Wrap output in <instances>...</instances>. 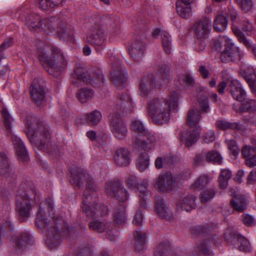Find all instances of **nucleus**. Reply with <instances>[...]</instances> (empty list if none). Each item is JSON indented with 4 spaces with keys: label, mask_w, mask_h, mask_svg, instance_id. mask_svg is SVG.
Wrapping results in <instances>:
<instances>
[{
    "label": "nucleus",
    "mask_w": 256,
    "mask_h": 256,
    "mask_svg": "<svg viewBox=\"0 0 256 256\" xmlns=\"http://www.w3.org/2000/svg\"><path fill=\"white\" fill-rule=\"evenodd\" d=\"M210 28L211 20L207 18H204L198 20L192 27L194 34L198 40L206 38L210 32Z\"/></svg>",
    "instance_id": "f3484780"
},
{
    "label": "nucleus",
    "mask_w": 256,
    "mask_h": 256,
    "mask_svg": "<svg viewBox=\"0 0 256 256\" xmlns=\"http://www.w3.org/2000/svg\"><path fill=\"white\" fill-rule=\"evenodd\" d=\"M226 142L228 144V148L230 150V151L232 154L234 156H236L239 153L240 150L238 148V145L236 144V142L235 141V140H226Z\"/></svg>",
    "instance_id": "338daca9"
},
{
    "label": "nucleus",
    "mask_w": 256,
    "mask_h": 256,
    "mask_svg": "<svg viewBox=\"0 0 256 256\" xmlns=\"http://www.w3.org/2000/svg\"><path fill=\"white\" fill-rule=\"evenodd\" d=\"M200 130V128L193 130H186L181 133V140L188 147L196 143L199 138Z\"/></svg>",
    "instance_id": "c85d7f7f"
},
{
    "label": "nucleus",
    "mask_w": 256,
    "mask_h": 256,
    "mask_svg": "<svg viewBox=\"0 0 256 256\" xmlns=\"http://www.w3.org/2000/svg\"><path fill=\"white\" fill-rule=\"evenodd\" d=\"M40 16L36 14H28L25 18V24L30 30L38 31L40 29Z\"/></svg>",
    "instance_id": "72a5a7b5"
},
{
    "label": "nucleus",
    "mask_w": 256,
    "mask_h": 256,
    "mask_svg": "<svg viewBox=\"0 0 256 256\" xmlns=\"http://www.w3.org/2000/svg\"><path fill=\"white\" fill-rule=\"evenodd\" d=\"M134 236L135 240V250L138 252H141L144 248L146 234L140 231L136 230L134 233Z\"/></svg>",
    "instance_id": "4c0bfd02"
},
{
    "label": "nucleus",
    "mask_w": 256,
    "mask_h": 256,
    "mask_svg": "<svg viewBox=\"0 0 256 256\" xmlns=\"http://www.w3.org/2000/svg\"><path fill=\"white\" fill-rule=\"evenodd\" d=\"M113 220L117 224H124L127 220L126 208L122 205H119L114 209L113 213Z\"/></svg>",
    "instance_id": "f704fd0d"
},
{
    "label": "nucleus",
    "mask_w": 256,
    "mask_h": 256,
    "mask_svg": "<svg viewBox=\"0 0 256 256\" xmlns=\"http://www.w3.org/2000/svg\"><path fill=\"white\" fill-rule=\"evenodd\" d=\"M210 182V178L208 176L203 175L200 176L196 182L192 184L194 189H202Z\"/></svg>",
    "instance_id": "bf43d9fd"
},
{
    "label": "nucleus",
    "mask_w": 256,
    "mask_h": 256,
    "mask_svg": "<svg viewBox=\"0 0 256 256\" xmlns=\"http://www.w3.org/2000/svg\"><path fill=\"white\" fill-rule=\"evenodd\" d=\"M239 27L234 26H233L232 30L234 34L238 37L239 41L244 44L247 48H250L252 46L250 42L248 40L242 32L239 29Z\"/></svg>",
    "instance_id": "864d4df0"
},
{
    "label": "nucleus",
    "mask_w": 256,
    "mask_h": 256,
    "mask_svg": "<svg viewBox=\"0 0 256 256\" xmlns=\"http://www.w3.org/2000/svg\"><path fill=\"white\" fill-rule=\"evenodd\" d=\"M31 236L28 232H20L13 235L12 242L16 249H20L30 242Z\"/></svg>",
    "instance_id": "cd10ccee"
},
{
    "label": "nucleus",
    "mask_w": 256,
    "mask_h": 256,
    "mask_svg": "<svg viewBox=\"0 0 256 256\" xmlns=\"http://www.w3.org/2000/svg\"><path fill=\"white\" fill-rule=\"evenodd\" d=\"M70 172L72 174V184L78 188L85 185L86 188L83 195L86 196L88 193L95 192L98 190L96 182L90 176L86 174L82 168L74 166L70 168Z\"/></svg>",
    "instance_id": "6e6552de"
},
{
    "label": "nucleus",
    "mask_w": 256,
    "mask_h": 256,
    "mask_svg": "<svg viewBox=\"0 0 256 256\" xmlns=\"http://www.w3.org/2000/svg\"><path fill=\"white\" fill-rule=\"evenodd\" d=\"M2 114L4 126L8 132V136L10 138L14 146L18 159L24 162H27L28 160V156L24 145L22 140L17 136L14 134L12 131L11 126L14 121L13 118L10 115L6 109H2Z\"/></svg>",
    "instance_id": "1a4fd4ad"
},
{
    "label": "nucleus",
    "mask_w": 256,
    "mask_h": 256,
    "mask_svg": "<svg viewBox=\"0 0 256 256\" xmlns=\"http://www.w3.org/2000/svg\"><path fill=\"white\" fill-rule=\"evenodd\" d=\"M28 132L27 134L31 143L36 144L40 149H50V134L45 124L40 123L37 128L32 131L31 126L28 124Z\"/></svg>",
    "instance_id": "9d476101"
},
{
    "label": "nucleus",
    "mask_w": 256,
    "mask_h": 256,
    "mask_svg": "<svg viewBox=\"0 0 256 256\" xmlns=\"http://www.w3.org/2000/svg\"><path fill=\"white\" fill-rule=\"evenodd\" d=\"M196 197L194 195H188L176 202V208L178 210L190 212L196 206Z\"/></svg>",
    "instance_id": "c756f323"
},
{
    "label": "nucleus",
    "mask_w": 256,
    "mask_h": 256,
    "mask_svg": "<svg viewBox=\"0 0 256 256\" xmlns=\"http://www.w3.org/2000/svg\"><path fill=\"white\" fill-rule=\"evenodd\" d=\"M238 5L246 12L250 11L253 6L252 0H236Z\"/></svg>",
    "instance_id": "69168bd1"
},
{
    "label": "nucleus",
    "mask_w": 256,
    "mask_h": 256,
    "mask_svg": "<svg viewBox=\"0 0 256 256\" xmlns=\"http://www.w3.org/2000/svg\"><path fill=\"white\" fill-rule=\"evenodd\" d=\"M162 43L164 52L169 54L170 53L172 43L170 36L166 32H162L161 34Z\"/></svg>",
    "instance_id": "09e8293b"
},
{
    "label": "nucleus",
    "mask_w": 256,
    "mask_h": 256,
    "mask_svg": "<svg viewBox=\"0 0 256 256\" xmlns=\"http://www.w3.org/2000/svg\"><path fill=\"white\" fill-rule=\"evenodd\" d=\"M48 210L50 219L46 218V213L40 206L36 216L38 226L46 234V242L50 248L56 247L61 242L62 236L70 240L74 238L84 236L86 230L85 225L81 226H69L62 217L56 216L52 212L53 203L50 199H48L46 202Z\"/></svg>",
    "instance_id": "f257e3e1"
},
{
    "label": "nucleus",
    "mask_w": 256,
    "mask_h": 256,
    "mask_svg": "<svg viewBox=\"0 0 256 256\" xmlns=\"http://www.w3.org/2000/svg\"><path fill=\"white\" fill-rule=\"evenodd\" d=\"M240 74L246 81L252 92L256 94V75L252 68L242 66L240 68Z\"/></svg>",
    "instance_id": "5701e85b"
},
{
    "label": "nucleus",
    "mask_w": 256,
    "mask_h": 256,
    "mask_svg": "<svg viewBox=\"0 0 256 256\" xmlns=\"http://www.w3.org/2000/svg\"><path fill=\"white\" fill-rule=\"evenodd\" d=\"M175 178L170 173L160 174L158 178L156 187L162 192L171 191L174 188Z\"/></svg>",
    "instance_id": "a211bd4d"
},
{
    "label": "nucleus",
    "mask_w": 256,
    "mask_h": 256,
    "mask_svg": "<svg viewBox=\"0 0 256 256\" xmlns=\"http://www.w3.org/2000/svg\"><path fill=\"white\" fill-rule=\"evenodd\" d=\"M242 154L246 160L252 158L256 155V148L246 146L242 150Z\"/></svg>",
    "instance_id": "680f3d73"
},
{
    "label": "nucleus",
    "mask_w": 256,
    "mask_h": 256,
    "mask_svg": "<svg viewBox=\"0 0 256 256\" xmlns=\"http://www.w3.org/2000/svg\"><path fill=\"white\" fill-rule=\"evenodd\" d=\"M228 21L226 17L222 14H218L216 16L214 23V28L217 32H222L226 28Z\"/></svg>",
    "instance_id": "58836bf2"
},
{
    "label": "nucleus",
    "mask_w": 256,
    "mask_h": 256,
    "mask_svg": "<svg viewBox=\"0 0 256 256\" xmlns=\"http://www.w3.org/2000/svg\"><path fill=\"white\" fill-rule=\"evenodd\" d=\"M142 136H146L149 143L140 139L138 136H136L132 138V146L134 148H142L146 151L150 150L152 149L150 144H154L158 140V136L156 134L148 130L144 132Z\"/></svg>",
    "instance_id": "2eb2a0df"
},
{
    "label": "nucleus",
    "mask_w": 256,
    "mask_h": 256,
    "mask_svg": "<svg viewBox=\"0 0 256 256\" xmlns=\"http://www.w3.org/2000/svg\"><path fill=\"white\" fill-rule=\"evenodd\" d=\"M176 6V12L180 17L188 18L191 16L192 7L190 4L184 3L181 0H178Z\"/></svg>",
    "instance_id": "c9c22d12"
},
{
    "label": "nucleus",
    "mask_w": 256,
    "mask_h": 256,
    "mask_svg": "<svg viewBox=\"0 0 256 256\" xmlns=\"http://www.w3.org/2000/svg\"><path fill=\"white\" fill-rule=\"evenodd\" d=\"M88 226L90 230L98 233H105L106 238L110 240L114 241L116 240L117 231L112 223L106 220H94L90 222Z\"/></svg>",
    "instance_id": "f8f14e48"
},
{
    "label": "nucleus",
    "mask_w": 256,
    "mask_h": 256,
    "mask_svg": "<svg viewBox=\"0 0 256 256\" xmlns=\"http://www.w3.org/2000/svg\"><path fill=\"white\" fill-rule=\"evenodd\" d=\"M216 50L221 53L222 62H227L240 60L241 53L238 48L236 47L231 40L226 36H220L214 42Z\"/></svg>",
    "instance_id": "423d86ee"
},
{
    "label": "nucleus",
    "mask_w": 256,
    "mask_h": 256,
    "mask_svg": "<svg viewBox=\"0 0 256 256\" xmlns=\"http://www.w3.org/2000/svg\"><path fill=\"white\" fill-rule=\"evenodd\" d=\"M40 28L45 31L52 32L56 30L60 38L64 40L72 38V31L66 27V22L56 19L54 17L44 19L40 22Z\"/></svg>",
    "instance_id": "9b49d317"
},
{
    "label": "nucleus",
    "mask_w": 256,
    "mask_h": 256,
    "mask_svg": "<svg viewBox=\"0 0 256 256\" xmlns=\"http://www.w3.org/2000/svg\"><path fill=\"white\" fill-rule=\"evenodd\" d=\"M238 27L240 28L243 31L250 33L254 28L252 22L246 18L241 17L239 18V22Z\"/></svg>",
    "instance_id": "8fccbe9b"
},
{
    "label": "nucleus",
    "mask_w": 256,
    "mask_h": 256,
    "mask_svg": "<svg viewBox=\"0 0 256 256\" xmlns=\"http://www.w3.org/2000/svg\"><path fill=\"white\" fill-rule=\"evenodd\" d=\"M179 80L184 83L188 88L194 87L195 85V81L192 76L188 73H185L179 77Z\"/></svg>",
    "instance_id": "e2e57ef3"
},
{
    "label": "nucleus",
    "mask_w": 256,
    "mask_h": 256,
    "mask_svg": "<svg viewBox=\"0 0 256 256\" xmlns=\"http://www.w3.org/2000/svg\"><path fill=\"white\" fill-rule=\"evenodd\" d=\"M209 228L208 224L196 226L191 228V232L193 234L199 235L207 232Z\"/></svg>",
    "instance_id": "774afa93"
},
{
    "label": "nucleus",
    "mask_w": 256,
    "mask_h": 256,
    "mask_svg": "<svg viewBox=\"0 0 256 256\" xmlns=\"http://www.w3.org/2000/svg\"><path fill=\"white\" fill-rule=\"evenodd\" d=\"M216 191L214 188L204 190L200 194V200L202 202H206L212 200L216 194Z\"/></svg>",
    "instance_id": "a18cd8bd"
},
{
    "label": "nucleus",
    "mask_w": 256,
    "mask_h": 256,
    "mask_svg": "<svg viewBox=\"0 0 256 256\" xmlns=\"http://www.w3.org/2000/svg\"><path fill=\"white\" fill-rule=\"evenodd\" d=\"M118 112L122 116L131 113L133 110L132 104L130 98L127 92L120 94L114 104Z\"/></svg>",
    "instance_id": "dca6fc26"
},
{
    "label": "nucleus",
    "mask_w": 256,
    "mask_h": 256,
    "mask_svg": "<svg viewBox=\"0 0 256 256\" xmlns=\"http://www.w3.org/2000/svg\"><path fill=\"white\" fill-rule=\"evenodd\" d=\"M131 129L132 131L138 133L140 136H142L146 130L143 124L139 120H134L132 121Z\"/></svg>",
    "instance_id": "5fc2aeb1"
},
{
    "label": "nucleus",
    "mask_w": 256,
    "mask_h": 256,
    "mask_svg": "<svg viewBox=\"0 0 256 256\" xmlns=\"http://www.w3.org/2000/svg\"><path fill=\"white\" fill-rule=\"evenodd\" d=\"M234 242V244H235V242L238 243V246H235L236 248H238L240 250L245 252L250 251V246L248 240L246 239L242 236H238L234 238L233 239Z\"/></svg>",
    "instance_id": "37998d69"
},
{
    "label": "nucleus",
    "mask_w": 256,
    "mask_h": 256,
    "mask_svg": "<svg viewBox=\"0 0 256 256\" xmlns=\"http://www.w3.org/2000/svg\"><path fill=\"white\" fill-rule=\"evenodd\" d=\"M144 44L140 40H134L128 48L130 54L134 61H140L144 55Z\"/></svg>",
    "instance_id": "393cba45"
},
{
    "label": "nucleus",
    "mask_w": 256,
    "mask_h": 256,
    "mask_svg": "<svg viewBox=\"0 0 256 256\" xmlns=\"http://www.w3.org/2000/svg\"><path fill=\"white\" fill-rule=\"evenodd\" d=\"M232 174L228 169H223L221 170L218 178L219 186L221 188H226L228 180L231 178Z\"/></svg>",
    "instance_id": "ea45409f"
},
{
    "label": "nucleus",
    "mask_w": 256,
    "mask_h": 256,
    "mask_svg": "<svg viewBox=\"0 0 256 256\" xmlns=\"http://www.w3.org/2000/svg\"><path fill=\"white\" fill-rule=\"evenodd\" d=\"M156 212L158 216L162 218L170 220L172 218V212L164 204V200L160 196H157L154 198Z\"/></svg>",
    "instance_id": "b1692460"
},
{
    "label": "nucleus",
    "mask_w": 256,
    "mask_h": 256,
    "mask_svg": "<svg viewBox=\"0 0 256 256\" xmlns=\"http://www.w3.org/2000/svg\"><path fill=\"white\" fill-rule=\"evenodd\" d=\"M30 94L33 102L37 106H40L44 102L45 90L43 86L32 82L30 88Z\"/></svg>",
    "instance_id": "a878e982"
},
{
    "label": "nucleus",
    "mask_w": 256,
    "mask_h": 256,
    "mask_svg": "<svg viewBox=\"0 0 256 256\" xmlns=\"http://www.w3.org/2000/svg\"><path fill=\"white\" fill-rule=\"evenodd\" d=\"M126 184L130 189L137 191L138 189L139 182L134 175L128 176L126 180Z\"/></svg>",
    "instance_id": "4d7b16f0"
},
{
    "label": "nucleus",
    "mask_w": 256,
    "mask_h": 256,
    "mask_svg": "<svg viewBox=\"0 0 256 256\" xmlns=\"http://www.w3.org/2000/svg\"><path fill=\"white\" fill-rule=\"evenodd\" d=\"M113 196L116 198L118 201L124 202L128 199V194L127 190L122 184L118 190Z\"/></svg>",
    "instance_id": "052dcab7"
},
{
    "label": "nucleus",
    "mask_w": 256,
    "mask_h": 256,
    "mask_svg": "<svg viewBox=\"0 0 256 256\" xmlns=\"http://www.w3.org/2000/svg\"><path fill=\"white\" fill-rule=\"evenodd\" d=\"M113 158L116 166L121 167L127 166L130 162V152L126 148H118L115 151Z\"/></svg>",
    "instance_id": "4be33fe9"
},
{
    "label": "nucleus",
    "mask_w": 256,
    "mask_h": 256,
    "mask_svg": "<svg viewBox=\"0 0 256 256\" xmlns=\"http://www.w3.org/2000/svg\"><path fill=\"white\" fill-rule=\"evenodd\" d=\"M156 82L155 78L152 74L146 76L140 80L139 84L140 94L142 97H146L152 90V86Z\"/></svg>",
    "instance_id": "bb28decb"
},
{
    "label": "nucleus",
    "mask_w": 256,
    "mask_h": 256,
    "mask_svg": "<svg viewBox=\"0 0 256 256\" xmlns=\"http://www.w3.org/2000/svg\"><path fill=\"white\" fill-rule=\"evenodd\" d=\"M109 122L112 131L114 136L119 139H124L128 132L126 124L119 114H112L109 116Z\"/></svg>",
    "instance_id": "4468645a"
},
{
    "label": "nucleus",
    "mask_w": 256,
    "mask_h": 256,
    "mask_svg": "<svg viewBox=\"0 0 256 256\" xmlns=\"http://www.w3.org/2000/svg\"><path fill=\"white\" fill-rule=\"evenodd\" d=\"M216 127L222 130H232L238 132L244 130V127L239 122H230L224 120H218L215 123Z\"/></svg>",
    "instance_id": "473e14b6"
},
{
    "label": "nucleus",
    "mask_w": 256,
    "mask_h": 256,
    "mask_svg": "<svg viewBox=\"0 0 256 256\" xmlns=\"http://www.w3.org/2000/svg\"><path fill=\"white\" fill-rule=\"evenodd\" d=\"M86 40L96 49L103 48L106 44V36L102 26L98 24H94L87 35Z\"/></svg>",
    "instance_id": "ddd939ff"
},
{
    "label": "nucleus",
    "mask_w": 256,
    "mask_h": 256,
    "mask_svg": "<svg viewBox=\"0 0 256 256\" xmlns=\"http://www.w3.org/2000/svg\"><path fill=\"white\" fill-rule=\"evenodd\" d=\"M179 92H173L166 100L162 98H154L148 102V110L152 120L162 124L168 122L170 118V111L178 106Z\"/></svg>",
    "instance_id": "f03ea898"
},
{
    "label": "nucleus",
    "mask_w": 256,
    "mask_h": 256,
    "mask_svg": "<svg viewBox=\"0 0 256 256\" xmlns=\"http://www.w3.org/2000/svg\"><path fill=\"white\" fill-rule=\"evenodd\" d=\"M148 187V182L147 180H144L140 184V193L143 196L140 195V197L141 198V202L140 205L141 207L143 208H146V196L150 194V192L147 189Z\"/></svg>",
    "instance_id": "49530a36"
},
{
    "label": "nucleus",
    "mask_w": 256,
    "mask_h": 256,
    "mask_svg": "<svg viewBox=\"0 0 256 256\" xmlns=\"http://www.w3.org/2000/svg\"><path fill=\"white\" fill-rule=\"evenodd\" d=\"M206 160L208 162H212L215 164H221L222 158L220 154L215 150L210 151L206 152Z\"/></svg>",
    "instance_id": "3c124183"
},
{
    "label": "nucleus",
    "mask_w": 256,
    "mask_h": 256,
    "mask_svg": "<svg viewBox=\"0 0 256 256\" xmlns=\"http://www.w3.org/2000/svg\"><path fill=\"white\" fill-rule=\"evenodd\" d=\"M97 199L94 192L88 193L86 196L83 195L82 208L86 217L95 218L108 214V208L103 204H98L96 202Z\"/></svg>",
    "instance_id": "0eeeda50"
},
{
    "label": "nucleus",
    "mask_w": 256,
    "mask_h": 256,
    "mask_svg": "<svg viewBox=\"0 0 256 256\" xmlns=\"http://www.w3.org/2000/svg\"><path fill=\"white\" fill-rule=\"evenodd\" d=\"M93 247L92 245L88 244L87 246H82L76 256H92Z\"/></svg>",
    "instance_id": "0e129e2a"
},
{
    "label": "nucleus",
    "mask_w": 256,
    "mask_h": 256,
    "mask_svg": "<svg viewBox=\"0 0 256 256\" xmlns=\"http://www.w3.org/2000/svg\"><path fill=\"white\" fill-rule=\"evenodd\" d=\"M198 102L202 113H208L210 111L208 95H206L204 98L199 97Z\"/></svg>",
    "instance_id": "13d9d810"
},
{
    "label": "nucleus",
    "mask_w": 256,
    "mask_h": 256,
    "mask_svg": "<svg viewBox=\"0 0 256 256\" xmlns=\"http://www.w3.org/2000/svg\"><path fill=\"white\" fill-rule=\"evenodd\" d=\"M170 250V246L168 242H162L158 245L155 256H168Z\"/></svg>",
    "instance_id": "603ef678"
},
{
    "label": "nucleus",
    "mask_w": 256,
    "mask_h": 256,
    "mask_svg": "<svg viewBox=\"0 0 256 256\" xmlns=\"http://www.w3.org/2000/svg\"><path fill=\"white\" fill-rule=\"evenodd\" d=\"M157 74L158 78L154 86L158 88L166 84L171 78L170 68L166 64L162 65L158 71Z\"/></svg>",
    "instance_id": "2f4dec72"
},
{
    "label": "nucleus",
    "mask_w": 256,
    "mask_h": 256,
    "mask_svg": "<svg viewBox=\"0 0 256 256\" xmlns=\"http://www.w3.org/2000/svg\"><path fill=\"white\" fill-rule=\"evenodd\" d=\"M110 78L115 86L118 88L123 87L126 81V74L122 70V67L120 63L118 64V66L112 64V70L110 72Z\"/></svg>",
    "instance_id": "412c9836"
},
{
    "label": "nucleus",
    "mask_w": 256,
    "mask_h": 256,
    "mask_svg": "<svg viewBox=\"0 0 256 256\" xmlns=\"http://www.w3.org/2000/svg\"><path fill=\"white\" fill-rule=\"evenodd\" d=\"M173 156L158 157L155 160V166L158 169L162 168L166 164H170L172 163Z\"/></svg>",
    "instance_id": "6e6d98bb"
},
{
    "label": "nucleus",
    "mask_w": 256,
    "mask_h": 256,
    "mask_svg": "<svg viewBox=\"0 0 256 256\" xmlns=\"http://www.w3.org/2000/svg\"><path fill=\"white\" fill-rule=\"evenodd\" d=\"M40 199L34 186L22 184L16 196V211L22 218H28L30 210Z\"/></svg>",
    "instance_id": "20e7f679"
},
{
    "label": "nucleus",
    "mask_w": 256,
    "mask_h": 256,
    "mask_svg": "<svg viewBox=\"0 0 256 256\" xmlns=\"http://www.w3.org/2000/svg\"><path fill=\"white\" fill-rule=\"evenodd\" d=\"M122 182L118 180H112L108 182L106 186V193L113 196L120 187Z\"/></svg>",
    "instance_id": "a19ab883"
},
{
    "label": "nucleus",
    "mask_w": 256,
    "mask_h": 256,
    "mask_svg": "<svg viewBox=\"0 0 256 256\" xmlns=\"http://www.w3.org/2000/svg\"><path fill=\"white\" fill-rule=\"evenodd\" d=\"M36 52L44 68L50 74L55 75L60 65L64 62L60 50L54 46H48L41 40L37 43Z\"/></svg>",
    "instance_id": "7ed1b4c3"
},
{
    "label": "nucleus",
    "mask_w": 256,
    "mask_h": 256,
    "mask_svg": "<svg viewBox=\"0 0 256 256\" xmlns=\"http://www.w3.org/2000/svg\"><path fill=\"white\" fill-rule=\"evenodd\" d=\"M104 78L102 71L100 68H92L88 72L84 66H77L71 76V82L78 86L81 82L90 84L94 87L100 88L104 84Z\"/></svg>",
    "instance_id": "39448f33"
},
{
    "label": "nucleus",
    "mask_w": 256,
    "mask_h": 256,
    "mask_svg": "<svg viewBox=\"0 0 256 256\" xmlns=\"http://www.w3.org/2000/svg\"><path fill=\"white\" fill-rule=\"evenodd\" d=\"M102 118L101 113L98 110H94L86 114V122L90 126H96Z\"/></svg>",
    "instance_id": "79ce46f5"
},
{
    "label": "nucleus",
    "mask_w": 256,
    "mask_h": 256,
    "mask_svg": "<svg viewBox=\"0 0 256 256\" xmlns=\"http://www.w3.org/2000/svg\"><path fill=\"white\" fill-rule=\"evenodd\" d=\"M202 118L200 112L196 108L190 109L187 114V124L190 127L196 126Z\"/></svg>",
    "instance_id": "e433bc0d"
},
{
    "label": "nucleus",
    "mask_w": 256,
    "mask_h": 256,
    "mask_svg": "<svg viewBox=\"0 0 256 256\" xmlns=\"http://www.w3.org/2000/svg\"><path fill=\"white\" fill-rule=\"evenodd\" d=\"M94 95V91L90 88H82L77 94V98L81 102H86L92 99Z\"/></svg>",
    "instance_id": "c03bdc74"
},
{
    "label": "nucleus",
    "mask_w": 256,
    "mask_h": 256,
    "mask_svg": "<svg viewBox=\"0 0 256 256\" xmlns=\"http://www.w3.org/2000/svg\"><path fill=\"white\" fill-rule=\"evenodd\" d=\"M228 90L235 100L242 102L246 100V92L238 80H230L228 82Z\"/></svg>",
    "instance_id": "aec40b11"
},
{
    "label": "nucleus",
    "mask_w": 256,
    "mask_h": 256,
    "mask_svg": "<svg viewBox=\"0 0 256 256\" xmlns=\"http://www.w3.org/2000/svg\"><path fill=\"white\" fill-rule=\"evenodd\" d=\"M149 164L148 156L146 153L142 154L137 161L136 166L141 172H143L148 167Z\"/></svg>",
    "instance_id": "de8ad7c7"
},
{
    "label": "nucleus",
    "mask_w": 256,
    "mask_h": 256,
    "mask_svg": "<svg viewBox=\"0 0 256 256\" xmlns=\"http://www.w3.org/2000/svg\"><path fill=\"white\" fill-rule=\"evenodd\" d=\"M248 204V200L240 194H234L230 201L232 208L238 212H243L247 208Z\"/></svg>",
    "instance_id": "7c9ffc66"
},
{
    "label": "nucleus",
    "mask_w": 256,
    "mask_h": 256,
    "mask_svg": "<svg viewBox=\"0 0 256 256\" xmlns=\"http://www.w3.org/2000/svg\"><path fill=\"white\" fill-rule=\"evenodd\" d=\"M0 174L3 176L8 181L14 180L16 175L14 172L10 168L9 159L4 152H0Z\"/></svg>",
    "instance_id": "6ab92c4d"
}]
</instances>
